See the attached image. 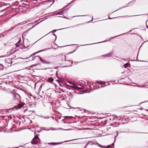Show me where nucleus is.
<instances>
[{
  "mask_svg": "<svg viewBox=\"0 0 148 148\" xmlns=\"http://www.w3.org/2000/svg\"><path fill=\"white\" fill-rule=\"evenodd\" d=\"M39 142L40 139L37 136H35L31 141V143L32 144L35 145Z\"/></svg>",
  "mask_w": 148,
  "mask_h": 148,
  "instance_id": "f257e3e1",
  "label": "nucleus"
},
{
  "mask_svg": "<svg viewBox=\"0 0 148 148\" xmlns=\"http://www.w3.org/2000/svg\"><path fill=\"white\" fill-rule=\"evenodd\" d=\"M39 58L40 60L43 63L45 64H50L51 63V62L48 61L45 59H43L42 58H41L40 57H39Z\"/></svg>",
  "mask_w": 148,
  "mask_h": 148,
  "instance_id": "f03ea898",
  "label": "nucleus"
},
{
  "mask_svg": "<svg viewBox=\"0 0 148 148\" xmlns=\"http://www.w3.org/2000/svg\"><path fill=\"white\" fill-rule=\"evenodd\" d=\"M14 99L15 100L19 101L20 100V96L17 93L14 94L13 95Z\"/></svg>",
  "mask_w": 148,
  "mask_h": 148,
  "instance_id": "7ed1b4c3",
  "label": "nucleus"
},
{
  "mask_svg": "<svg viewBox=\"0 0 148 148\" xmlns=\"http://www.w3.org/2000/svg\"><path fill=\"white\" fill-rule=\"evenodd\" d=\"M71 86L73 88L77 89V90H80L82 89V88L78 87L75 84H72V85Z\"/></svg>",
  "mask_w": 148,
  "mask_h": 148,
  "instance_id": "20e7f679",
  "label": "nucleus"
},
{
  "mask_svg": "<svg viewBox=\"0 0 148 148\" xmlns=\"http://www.w3.org/2000/svg\"><path fill=\"white\" fill-rule=\"evenodd\" d=\"M23 106V104L20 103L19 104L18 106H17V107L18 108H21Z\"/></svg>",
  "mask_w": 148,
  "mask_h": 148,
  "instance_id": "39448f33",
  "label": "nucleus"
},
{
  "mask_svg": "<svg viewBox=\"0 0 148 148\" xmlns=\"http://www.w3.org/2000/svg\"><path fill=\"white\" fill-rule=\"evenodd\" d=\"M53 79L52 78H48L47 80V81L48 82H51V83L53 82Z\"/></svg>",
  "mask_w": 148,
  "mask_h": 148,
  "instance_id": "423d86ee",
  "label": "nucleus"
},
{
  "mask_svg": "<svg viewBox=\"0 0 148 148\" xmlns=\"http://www.w3.org/2000/svg\"><path fill=\"white\" fill-rule=\"evenodd\" d=\"M63 13V12L62 11H60L59 12H58L56 13V14L57 15L59 14V15H62Z\"/></svg>",
  "mask_w": 148,
  "mask_h": 148,
  "instance_id": "0eeeda50",
  "label": "nucleus"
},
{
  "mask_svg": "<svg viewBox=\"0 0 148 148\" xmlns=\"http://www.w3.org/2000/svg\"><path fill=\"white\" fill-rule=\"evenodd\" d=\"M59 144V143H49V144H51V145H56L57 144Z\"/></svg>",
  "mask_w": 148,
  "mask_h": 148,
  "instance_id": "6e6552de",
  "label": "nucleus"
},
{
  "mask_svg": "<svg viewBox=\"0 0 148 148\" xmlns=\"http://www.w3.org/2000/svg\"><path fill=\"white\" fill-rule=\"evenodd\" d=\"M129 64L127 63H126L124 65V67L125 68H127Z\"/></svg>",
  "mask_w": 148,
  "mask_h": 148,
  "instance_id": "1a4fd4ad",
  "label": "nucleus"
},
{
  "mask_svg": "<svg viewBox=\"0 0 148 148\" xmlns=\"http://www.w3.org/2000/svg\"><path fill=\"white\" fill-rule=\"evenodd\" d=\"M18 44H19L18 42L16 44V46H18Z\"/></svg>",
  "mask_w": 148,
  "mask_h": 148,
  "instance_id": "9d476101",
  "label": "nucleus"
},
{
  "mask_svg": "<svg viewBox=\"0 0 148 148\" xmlns=\"http://www.w3.org/2000/svg\"><path fill=\"white\" fill-rule=\"evenodd\" d=\"M69 62H70V63H71V64H72V62H71V61L69 60Z\"/></svg>",
  "mask_w": 148,
  "mask_h": 148,
  "instance_id": "9b49d317",
  "label": "nucleus"
},
{
  "mask_svg": "<svg viewBox=\"0 0 148 148\" xmlns=\"http://www.w3.org/2000/svg\"><path fill=\"white\" fill-rule=\"evenodd\" d=\"M67 117H69V118H72V116H67Z\"/></svg>",
  "mask_w": 148,
  "mask_h": 148,
  "instance_id": "f8f14e48",
  "label": "nucleus"
},
{
  "mask_svg": "<svg viewBox=\"0 0 148 148\" xmlns=\"http://www.w3.org/2000/svg\"><path fill=\"white\" fill-rule=\"evenodd\" d=\"M70 140V141H71V140ZM70 141V140H69V141H64L65 142H67V141Z\"/></svg>",
  "mask_w": 148,
  "mask_h": 148,
  "instance_id": "ddd939ff",
  "label": "nucleus"
},
{
  "mask_svg": "<svg viewBox=\"0 0 148 148\" xmlns=\"http://www.w3.org/2000/svg\"><path fill=\"white\" fill-rule=\"evenodd\" d=\"M36 53L33 54H32L31 56H32V55H34V54H36Z\"/></svg>",
  "mask_w": 148,
  "mask_h": 148,
  "instance_id": "4468645a",
  "label": "nucleus"
},
{
  "mask_svg": "<svg viewBox=\"0 0 148 148\" xmlns=\"http://www.w3.org/2000/svg\"><path fill=\"white\" fill-rule=\"evenodd\" d=\"M1 66V65L0 64V66Z\"/></svg>",
  "mask_w": 148,
  "mask_h": 148,
  "instance_id": "2eb2a0df",
  "label": "nucleus"
}]
</instances>
